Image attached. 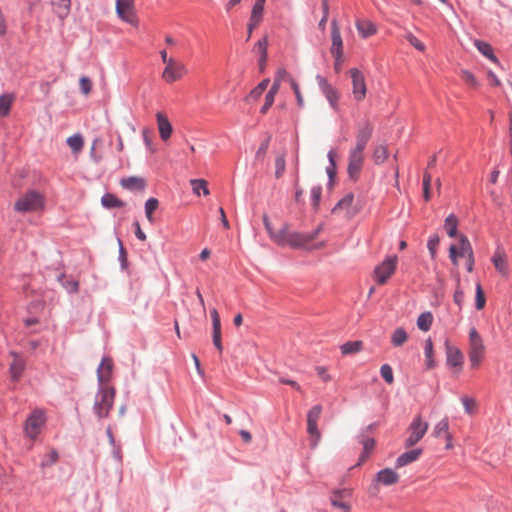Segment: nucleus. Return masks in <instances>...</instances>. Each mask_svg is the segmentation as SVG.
<instances>
[{
  "instance_id": "f257e3e1",
  "label": "nucleus",
  "mask_w": 512,
  "mask_h": 512,
  "mask_svg": "<svg viewBox=\"0 0 512 512\" xmlns=\"http://www.w3.org/2000/svg\"><path fill=\"white\" fill-rule=\"evenodd\" d=\"M263 223L271 240L280 246L288 245L294 249L304 248L309 250H317L324 247V242L311 244L322 230L321 225H319L316 230L311 233L292 232L290 231L288 225H284L279 231L275 232L272 228L269 217L266 214L263 215Z\"/></svg>"
},
{
  "instance_id": "f03ea898",
  "label": "nucleus",
  "mask_w": 512,
  "mask_h": 512,
  "mask_svg": "<svg viewBox=\"0 0 512 512\" xmlns=\"http://www.w3.org/2000/svg\"><path fill=\"white\" fill-rule=\"evenodd\" d=\"M373 132V125L369 121H364L358 125L356 134V143L349 151L347 173L353 181L359 179L360 172L364 164V150Z\"/></svg>"
},
{
  "instance_id": "7ed1b4c3",
  "label": "nucleus",
  "mask_w": 512,
  "mask_h": 512,
  "mask_svg": "<svg viewBox=\"0 0 512 512\" xmlns=\"http://www.w3.org/2000/svg\"><path fill=\"white\" fill-rule=\"evenodd\" d=\"M115 395L116 390L113 386L103 385L99 387L93 407L95 414L99 418L108 417L114 404Z\"/></svg>"
},
{
  "instance_id": "20e7f679",
  "label": "nucleus",
  "mask_w": 512,
  "mask_h": 512,
  "mask_svg": "<svg viewBox=\"0 0 512 512\" xmlns=\"http://www.w3.org/2000/svg\"><path fill=\"white\" fill-rule=\"evenodd\" d=\"M44 204L43 195L35 190H30L15 202L14 209L20 213L36 212L43 210Z\"/></svg>"
},
{
  "instance_id": "39448f33",
  "label": "nucleus",
  "mask_w": 512,
  "mask_h": 512,
  "mask_svg": "<svg viewBox=\"0 0 512 512\" xmlns=\"http://www.w3.org/2000/svg\"><path fill=\"white\" fill-rule=\"evenodd\" d=\"M485 347L482 337L477 330L472 327L469 331V360L471 367L477 369L484 357Z\"/></svg>"
},
{
  "instance_id": "423d86ee",
  "label": "nucleus",
  "mask_w": 512,
  "mask_h": 512,
  "mask_svg": "<svg viewBox=\"0 0 512 512\" xmlns=\"http://www.w3.org/2000/svg\"><path fill=\"white\" fill-rule=\"evenodd\" d=\"M397 256H388L374 269V279L379 285H384L395 273L397 268Z\"/></svg>"
},
{
  "instance_id": "0eeeda50",
  "label": "nucleus",
  "mask_w": 512,
  "mask_h": 512,
  "mask_svg": "<svg viewBox=\"0 0 512 512\" xmlns=\"http://www.w3.org/2000/svg\"><path fill=\"white\" fill-rule=\"evenodd\" d=\"M428 427L429 424L423 421L421 415L415 416L408 427L409 436L405 441V446L409 448L416 445L423 438Z\"/></svg>"
},
{
  "instance_id": "6e6552de",
  "label": "nucleus",
  "mask_w": 512,
  "mask_h": 512,
  "mask_svg": "<svg viewBox=\"0 0 512 512\" xmlns=\"http://www.w3.org/2000/svg\"><path fill=\"white\" fill-rule=\"evenodd\" d=\"M115 10L118 18L123 22L134 26L138 24L135 0H116Z\"/></svg>"
},
{
  "instance_id": "1a4fd4ad",
  "label": "nucleus",
  "mask_w": 512,
  "mask_h": 512,
  "mask_svg": "<svg viewBox=\"0 0 512 512\" xmlns=\"http://www.w3.org/2000/svg\"><path fill=\"white\" fill-rule=\"evenodd\" d=\"M45 413L41 409H35L26 419L24 432L27 437L34 440L40 433L41 428L45 424Z\"/></svg>"
},
{
  "instance_id": "9d476101",
  "label": "nucleus",
  "mask_w": 512,
  "mask_h": 512,
  "mask_svg": "<svg viewBox=\"0 0 512 512\" xmlns=\"http://www.w3.org/2000/svg\"><path fill=\"white\" fill-rule=\"evenodd\" d=\"M187 73L188 70L186 65L175 58L173 61H170V63L165 65L161 78L164 82L171 84L182 79Z\"/></svg>"
},
{
  "instance_id": "9b49d317",
  "label": "nucleus",
  "mask_w": 512,
  "mask_h": 512,
  "mask_svg": "<svg viewBox=\"0 0 512 512\" xmlns=\"http://www.w3.org/2000/svg\"><path fill=\"white\" fill-rule=\"evenodd\" d=\"M317 83L322 91V93L325 95L327 101L329 102L330 106L334 111L339 110V92L328 82V80L321 76H316Z\"/></svg>"
},
{
  "instance_id": "f8f14e48",
  "label": "nucleus",
  "mask_w": 512,
  "mask_h": 512,
  "mask_svg": "<svg viewBox=\"0 0 512 512\" xmlns=\"http://www.w3.org/2000/svg\"><path fill=\"white\" fill-rule=\"evenodd\" d=\"M350 75L352 78V94L357 102L365 99L367 87L364 75L358 69H351Z\"/></svg>"
},
{
  "instance_id": "ddd939ff",
  "label": "nucleus",
  "mask_w": 512,
  "mask_h": 512,
  "mask_svg": "<svg viewBox=\"0 0 512 512\" xmlns=\"http://www.w3.org/2000/svg\"><path fill=\"white\" fill-rule=\"evenodd\" d=\"M331 48L330 53L332 56H343V40L340 33L338 21L333 19L331 21Z\"/></svg>"
},
{
  "instance_id": "4468645a",
  "label": "nucleus",
  "mask_w": 512,
  "mask_h": 512,
  "mask_svg": "<svg viewBox=\"0 0 512 512\" xmlns=\"http://www.w3.org/2000/svg\"><path fill=\"white\" fill-rule=\"evenodd\" d=\"M113 373V361L110 357H104L97 369V378L100 387L108 385Z\"/></svg>"
},
{
  "instance_id": "2eb2a0df",
  "label": "nucleus",
  "mask_w": 512,
  "mask_h": 512,
  "mask_svg": "<svg viewBox=\"0 0 512 512\" xmlns=\"http://www.w3.org/2000/svg\"><path fill=\"white\" fill-rule=\"evenodd\" d=\"M353 203H354L353 193H347L335 205V207L333 208V212L336 213L338 211H344L346 216L352 217L358 212V209L353 206Z\"/></svg>"
},
{
  "instance_id": "dca6fc26",
  "label": "nucleus",
  "mask_w": 512,
  "mask_h": 512,
  "mask_svg": "<svg viewBox=\"0 0 512 512\" xmlns=\"http://www.w3.org/2000/svg\"><path fill=\"white\" fill-rule=\"evenodd\" d=\"M349 497L350 492L348 490L336 491L331 497V504L342 512H348L350 510Z\"/></svg>"
},
{
  "instance_id": "f3484780",
  "label": "nucleus",
  "mask_w": 512,
  "mask_h": 512,
  "mask_svg": "<svg viewBox=\"0 0 512 512\" xmlns=\"http://www.w3.org/2000/svg\"><path fill=\"white\" fill-rule=\"evenodd\" d=\"M11 356L13 359L9 367L10 376L13 381H18L25 370L26 364L24 359L18 354L12 352Z\"/></svg>"
},
{
  "instance_id": "a211bd4d",
  "label": "nucleus",
  "mask_w": 512,
  "mask_h": 512,
  "mask_svg": "<svg viewBox=\"0 0 512 512\" xmlns=\"http://www.w3.org/2000/svg\"><path fill=\"white\" fill-rule=\"evenodd\" d=\"M156 120L161 139L163 141H167L173 132V128L168 117L164 113L158 112L156 114Z\"/></svg>"
},
{
  "instance_id": "6ab92c4d",
  "label": "nucleus",
  "mask_w": 512,
  "mask_h": 512,
  "mask_svg": "<svg viewBox=\"0 0 512 512\" xmlns=\"http://www.w3.org/2000/svg\"><path fill=\"white\" fill-rule=\"evenodd\" d=\"M492 262L496 270L504 277L509 274L508 263L504 251L497 249L492 257Z\"/></svg>"
},
{
  "instance_id": "aec40b11",
  "label": "nucleus",
  "mask_w": 512,
  "mask_h": 512,
  "mask_svg": "<svg viewBox=\"0 0 512 512\" xmlns=\"http://www.w3.org/2000/svg\"><path fill=\"white\" fill-rule=\"evenodd\" d=\"M446 355H447V364L453 367H461L463 364V354L462 352L454 347L446 343Z\"/></svg>"
},
{
  "instance_id": "412c9836",
  "label": "nucleus",
  "mask_w": 512,
  "mask_h": 512,
  "mask_svg": "<svg viewBox=\"0 0 512 512\" xmlns=\"http://www.w3.org/2000/svg\"><path fill=\"white\" fill-rule=\"evenodd\" d=\"M376 481L386 486L393 485L399 481V475L394 470L385 468L376 474Z\"/></svg>"
},
{
  "instance_id": "4be33fe9",
  "label": "nucleus",
  "mask_w": 512,
  "mask_h": 512,
  "mask_svg": "<svg viewBox=\"0 0 512 512\" xmlns=\"http://www.w3.org/2000/svg\"><path fill=\"white\" fill-rule=\"evenodd\" d=\"M54 13L64 20L71 11V0H50Z\"/></svg>"
},
{
  "instance_id": "5701e85b",
  "label": "nucleus",
  "mask_w": 512,
  "mask_h": 512,
  "mask_svg": "<svg viewBox=\"0 0 512 512\" xmlns=\"http://www.w3.org/2000/svg\"><path fill=\"white\" fill-rule=\"evenodd\" d=\"M122 187L131 191H142L146 187V181L142 177L131 176L121 180Z\"/></svg>"
},
{
  "instance_id": "b1692460",
  "label": "nucleus",
  "mask_w": 512,
  "mask_h": 512,
  "mask_svg": "<svg viewBox=\"0 0 512 512\" xmlns=\"http://www.w3.org/2000/svg\"><path fill=\"white\" fill-rule=\"evenodd\" d=\"M422 454V449L417 448L401 454L396 460V467L400 468L416 461Z\"/></svg>"
},
{
  "instance_id": "393cba45",
  "label": "nucleus",
  "mask_w": 512,
  "mask_h": 512,
  "mask_svg": "<svg viewBox=\"0 0 512 512\" xmlns=\"http://www.w3.org/2000/svg\"><path fill=\"white\" fill-rule=\"evenodd\" d=\"M356 28L363 38L370 37L377 32L376 25L369 20L357 21Z\"/></svg>"
},
{
  "instance_id": "a878e982",
  "label": "nucleus",
  "mask_w": 512,
  "mask_h": 512,
  "mask_svg": "<svg viewBox=\"0 0 512 512\" xmlns=\"http://www.w3.org/2000/svg\"><path fill=\"white\" fill-rule=\"evenodd\" d=\"M474 45L476 46V48L478 49V51L481 54H483L485 57H487L491 61L498 63V59L494 55L493 48L489 43L481 41V40H475Z\"/></svg>"
},
{
  "instance_id": "bb28decb",
  "label": "nucleus",
  "mask_w": 512,
  "mask_h": 512,
  "mask_svg": "<svg viewBox=\"0 0 512 512\" xmlns=\"http://www.w3.org/2000/svg\"><path fill=\"white\" fill-rule=\"evenodd\" d=\"M449 423L447 418L440 420L433 429V436L439 438L442 434H445L447 440H452L451 434L448 432Z\"/></svg>"
},
{
  "instance_id": "cd10ccee",
  "label": "nucleus",
  "mask_w": 512,
  "mask_h": 512,
  "mask_svg": "<svg viewBox=\"0 0 512 512\" xmlns=\"http://www.w3.org/2000/svg\"><path fill=\"white\" fill-rule=\"evenodd\" d=\"M192 191L196 195H200L201 192L203 195L208 196L210 194V191L208 189V183L204 179H192L190 181Z\"/></svg>"
},
{
  "instance_id": "c85d7f7f",
  "label": "nucleus",
  "mask_w": 512,
  "mask_h": 512,
  "mask_svg": "<svg viewBox=\"0 0 512 512\" xmlns=\"http://www.w3.org/2000/svg\"><path fill=\"white\" fill-rule=\"evenodd\" d=\"M13 101L14 96L12 94H3L0 96V117H5L9 114Z\"/></svg>"
},
{
  "instance_id": "c756f323",
  "label": "nucleus",
  "mask_w": 512,
  "mask_h": 512,
  "mask_svg": "<svg viewBox=\"0 0 512 512\" xmlns=\"http://www.w3.org/2000/svg\"><path fill=\"white\" fill-rule=\"evenodd\" d=\"M444 228L449 237H456L458 229V219L454 214H450L445 219Z\"/></svg>"
},
{
  "instance_id": "7c9ffc66",
  "label": "nucleus",
  "mask_w": 512,
  "mask_h": 512,
  "mask_svg": "<svg viewBox=\"0 0 512 512\" xmlns=\"http://www.w3.org/2000/svg\"><path fill=\"white\" fill-rule=\"evenodd\" d=\"M408 339V335L406 331L399 327L394 330V332L391 335V343L395 347L402 346Z\"/></svg>"
},
{
  "instance_id": "2f4dec72",
  "label": "nucleus",
  "mask_w": 512,
  "mask_h": 512,
  "mask_svg": "<svg viewBox=\"0 0 512 512\" xmlns=\"http://www.w3.org/2000/svg\"><path fill=\"white\" fill-rule=\"evenodd\" d=\"M433 323V315L431 312H424L417 319V326L422 331H428Z\"/></svg>"
},
{
  "instance_id": "473e14b6",
  "label": "nucleus",
  "mask_w": 512,
  "mask_h": 512,
  "mask_svg": "<svg viewBox=\"0 0 512 512\" xmlns=\"http://www.w3.org/2000/svg\"><path fill=\"white\" fill-rule=\"evenodd\" d=\"M424 354H425V363L427 369H432L435 367V361L433 359V343L430 338L425 341L424 345Z\"/></svg>"
},
{
  "instance_id": "72a5a7b5",
  "label": "nucleus",
  "mask_w": 512,
  "mask_h": 512,
  "mask_svg": "<svg viewBox=\"0 0 512 512\" xmlns=\"http://www.w3.org/2000/svg\"><path fill=\"white\" fill-rule=\"evenodd\" d=\"M270 80L268 78L262 80L247 96L246 100H257L267 89Z\"/></svg>"
},
{
  "instance_id": "f704fd0d",
  "label": "nucleus",
  "mask_w": 512,
  "mask_h": 512,
  "mask_svg": "<svg viewBox=\"0 0 512 512\" xmlns=\"http://www.w3.org/2000/svg\"><path fill=\"white\" fill-rule=\"evenodd\" d=\"M362 341H349L341 346V352L344 355L358 353L362 350Z\"/></svg>"
},
{
  "instance_id": "c9c22d12",
  "label": "nucleus",
  "mask_w": 512,
  "mask_h": 512,
  "mask_svg": "<svg viewBox=\"0 0 512 512\" xmlns=\"http://www.w3.org/2000/svg\"><path fill=\"white\" fill-rule=\"evenodd\" d=\"M265 2H266L265 0H256L255 1L252 11H251V17H250L251 20L258 22V23L261 22Z\"/></svg>"
},
{
  "instance_id": "e433bc0d",
  "label": "nucleus",
  "mask_w": 512,
  "mask_h": 512,
  "mask_svg": "<svg viewBox=\"0 0 512 512\" xmlns=\"http://www.w3.org/2000/svg\"><path fill=\"white\" fill-rule=\"evenodd\" d=\"M388 158V149L385 145H378L373 152V159L376 164L384 163Z\"/></svg>"
},
{
  "instance_id": "4c0bfd02",
  "label": "nucleus",
  "mask_w": 512,
  "mask_h": 512,
  "mask_svg": "<svg viewBox=\"0 0 512 512\" xmlns=\"http://www.w3.org/2000/svg\"><path fill=\"white\" fill-rule=\"evenodd\" d=\"M101 203L106 208H118L124 206V203L113 194H105L101 199Z\"/></svg>"
},
{
  "instance_id": "58836bf2",
  "label": "nucleus",
  "mask_w": 512,
  "mask_h": 512,
  "mask_svg": "<svg viewBox=\"0 0 512 512\" xmlns=\"http://www.w3.org/2000/svg\"><path fill=\"white\" fill-rule=\"evenodd\" d=\"M67 144L74 153H79L84 145L83 137L79 134L73 135L67 139Z\"/></svg>"
},
{
  "instance_id": "ea45409f",
  "label": "nucleus",
  "mask_w": 512,
  "mask_h": 512,
  "mask_svg": "<svg viewBox=\"0 0 512 512\" xmlns=\"http://www.w3.org/2000/svg\"><path fill=\"white\" fill-rule=\"evenodd\" d=\"M288 82L290 84L291 89L293 90V92L295 94L298 107L303 108L304 107V98L301 93L300 86H299L298 82L293 77H288Z\"/></svg>"
},
{
  "instance_id": "a19ab883",
  "label": "nucleus",
  "mask_w": 512,
  "mask_h": 512,
  "mask_svg": "<svg viewBox=\"0 0 512 512\" xmlns=\"http://www.w3.org/2000/svg\"><path fill=\"white\" fill-rule=\"evenodd\" d=\"M459 255L461 257H463V256L468 257V256L473 255L472 246H471L468 238L464 235L460 236Z\"/></svg>"
},
{
  "instance_id": "79ce46f5",
  "label": "nucleus",
  "mask_w": 512,
  "mask_h": 512,
  "mask_svg": "<svg viewBox=\"0 0 512 512\" xmlns=\"http://www.w3.org/2000/svg\"><path fill=\"white\" fill-rule=\"evenodd\" d=\"M159 202L156 198H149L145 203V215L150 222H153V213L157 210Z\"/></svg>"
},
{
  "instance_id": "37998d69",
  "label": "nucleus",
  "mask_w": 512,
  "mask_h": 512,
  "mask_svg": "<svg viewBox=\"0 0 512 512\" xmlns=\"http://www.w3.org/2000/svg\"><path fill=\"white\" fill-rule=\"evenodd\" d=\"M267 47H268V38L265 36L260 39L254 46V51L259 53L262 56V62L267 61Z\"/></svg>"
},
{
  "instance_id": "c03bdc74",
  "label": "nucleus",
  "mask_w": 512,
  "mask_h": 512,
  "mask_svg": "<svg viewBox=\"0 0 512 512\" xmlns=\"http://www.w3.org/2000/svg\"><path fill=\"white\" fill-rule=\"evenodd\" d=\"M307 432L312 437V445L315 446L321 436L318 430L317 422L307 421Z\"/></svg>"
},
{
  "instance_id": "a18cd8bd",
  "label": "nucleus",
  "mask_w": 512,
  "mask_h": 512,
  "mask_svg": "<svg viewBox=\"0 0 512 512\" xmlns=\"http://www.w3.org/2000/svg\"><path fill=\"white\" fill-rule=\"evenodd\" d=\"M285 167H286L285 155L280 154L275 159V176H276V178L282 177V175L285 172Z\"/></svg>"
},
{
  "instance_id": "49530a36",
  "label": "nucleus",
  "mask_w": 512,
  "mask_h": 512,
  "mask_svg": "<svg viewBox=\"0 0 512 512\" xmlns=\"http://www.w3.org/2000/svg\"><path fill=\"white\" fill-rule=\"evenodd\" d=\"M432 176L427 171L423 174V197L425 201H429L431 198L430 194V186H431Z\"/></svg>"
},
{
  "instance_id": "de8ad7c7",
  "label": "nucleus",
  "mask_w": 512,
  "mask_h": 512,
  "mask_svg": "<svg viewBox=\"0 0 512 512\" xmlns=\"http://www.w3.org/2000/svg\"><path fill=\"white\" fill-rule=\"evenodd\" d=\"M439 242H440V239H439V236L437 234L431 235L429 240H428V242H427L428 250H429L430 255H431V257L433 259L436 257V251H437V247L439 245Z\"/></svg>"
},
{
  "instance_id": "09e8293b",
  "label": "nucleus",
  "mask_w": 512,
  "mask_h": 512,
  "mask_svg": "<svg viewBox=\"0 0 512 512\" xmlns=\"http://www.w3.org/2000/svg\"><path fill=\"white\" fill-rule=\"evenodd\" d=\"M486 298L480 283L476 284V308L481 310L484 308Z\"/></svg>"
},
{
  "instance_id": "8fccbe9b",
  "label": "nucleus",
  "mask_w": 512,
  "mask_h": 512,
  "mask_svg": "<svg viewBox=\"0 0 512 512\" xmlns=\"http://www.w3.org/2000/svg\"><path fill=\"white\" fill-rule=\"evenodd\" d=\"M380 373L383 379L388 383L392 384L394 381L393 371L390 365L383 364L380 368Z\"/></svg>"
},
{
  "instance_id": "3c124183",
  "label": "nucleus",
  "mask_w": 512,
  "mask_h": 512,
  "mask_svg": "<svg viewBox=\"0 0 512 512\" xmlns=\"http://www.w3.org/2000/svg\"><path fill=\"white\" fill-rule=\"evenodd\" d=\"M460 75H461V78L466 82V84H468L472 87H475V88L479 86L478 80L470 71L462 70Z\"/></svg>"
},
{
  "instance_id": "603ef678",
  "label": "nucleus",
  "mask_w": 512,
  "mask_h": 512,
  "mask_svg": "<svg viewBox=\"0 0 512 512\" xmlns=\"http://www.w3.org/2000/svg\"><path fill=\"white\" fill-rule=\"evenodd\" d=\"M322 11H323L322 19L320 20L318 26H319V28L322 31H324L326 23H327V20H328V17H329V3H328V0H322Z\"/></svg>"
},
{
  "instance_id": "864d4df0",
  "label": "nucleus",
  "mask_w": 512,
  "mask_h": 512,
  "mask_svg": "<svg viewBox=\"0 0 512 512\" xmlns=\"http://www.w3.org/2000/svg\"><path fill=\"white\" fill-rule=\"evenodd\" d=\"M322 413V406L321 405H315L313 406L307 414V421H313L318 422V419L320 418V415Z\"/></svg>"
},
{
  "instance_id": "5fc2aeb1",
  "label": "nucleus",
  "mask_w": 512,
  "mask_h": 512,
  "mask_svg": "<svg viewBox=\"0 0 512 512\" xmlns=\"http://www.w3.org/2000/svg\"><path fill=\"white\" fill-rule=\"evenodd\" d=\"M406 40L417 50L423 52L425 50V45L418 40L412 33H408L406 35Z\"/></svg>"
},
{
  "instance_id": "6e6d98bb",
  "label": "nucleus",
  "mask_w": 512,
  "mask_h": 512,
  "mask_svg": "<svg viewBox=\"0 0 512 512\" xmlns=\"http://www.w3.org/2000/svg\"><path fill=\"white\" fill-rule=\"evenodd\" d=\"M80 89L84 95H88L92 89V82L89 78L83 76L79 81Z\"/></svg>"
},
{
  "instance_id": "4d7b16f0",
  "label": "nucleus",
  "mask_w": 512,
  "mask_h": 512,
  "mask_svg": "<svg viewBox=\"0 0 512 512\" xmlns=\"http://www.w3.org/2000/svg\"><path fill=\"white\" fill-rule=\"evenodd\" d=\"M322 194V188L320 186H314L311 189V198L313 202V206L317 207L319 205Z\"/></svg>"
},
{
  "instance_id": "13d9d810",
  "label": "nucleus",
  "mask_w": 512,
  "mask_h": 512,
  "mask_svg": "<svg viewBox=\"0 0 512 512\" xmlns=\"http://www.w3.org/2000/svg\"><path fill=\"white\" fill-rule=\"evenodd\" d=\"M269 142H270V138L266 139L265 141H263L261 143V145L259 146L257 152H256V158L257 159H263L268 151V148H269Z\"/></svg>"
},
{
  "instance_id": "bf43d9fd",
  "label": "nucleus",
  "mask_w": 512,
  "mask_h": 512,
  "mask_svg": "<svg viewBox=\"0 0 512 512\" xmlns=\"http://www.w3.org/2000/svg\"><path fill=\"white\" fill-rule=\"evenodd\" d=\"M335 151L334 150H330L329 153H328V158H329V161H330V166L327 168V173L329 175L330 178H332V176L335 174V168H336V164H335Z\"/></svg>"
},
{
  "instance_id": "052dcab7",
  "label": "nucleus",
  "mask_w": 512,
  "mask_h": 512,
  "mask_svg": "<svg viewBox=\"0 0 512 512\" xmlns=\"http://www.w3.org/2000/svg\"><path fill=\"white\" fill-rule=\"evenodd\" d=\"M316 372H317V375L324 381V382H329L332 380V377L331 375L328 373L327 371V368L325 367H322V366H317L316 367Z\"/></svg>"
},
{
  "instance_id": "680f3d73",
  "label": "nucleus",
  "mask_w": 512,
  "mask_h": 512,
  "mask_svg": "<svg viewBox=\"0 0 512 512\" xmlns=\"http://www.w3.org/2000/svg\"><path fill=\"white\" fill-rule=\"evenodd\" d=\"M462 403H463V406L467 413H469V414L473 413V411L476 407V402L474 399L465 397L462 399Z\"/></svg>"
},
{
  "instance_id": "e2e57ef3",
  "label": "nucleus",
  "mask_w": 512,
  "mask_h": 512,
  "mask_svg": "<svg viewBox=\"0 0 512 512\" xmlns=\"http://www.w3.org/2000/svg\"><path fill=\"white\" fill-rule=\"evenodd\" d=\"M275 96L272 93H267L265 96V103L262 106L260 112L265 114L274 103Z\"/></svg>"
},
{
  "instance_id": "0e129e2a",
  "label": "nucleus",
  "mask_w": 512,
  "mask_h": 512,
  "mask_svg": "<svg viewBox=\"0 0 512 512\" xmlns=\"http://www.w3.org/2000/svg\"><path fill=\"white\" fill-rule=\"evenodd\" d=\"M221 339V331H213V344L220 353L223 351Z\"/></svg>"
},
{
  "instance_id": "69168bd1",
  "label": "nucleus",
  "mask_w": 512,
  "mask_h": 512,
  "mask_svg": "<svg viewBox=\"0 0 512 512\" xmlns=\"http://www.w3.org/2000/svg\"><path fill=\"white\" fill-rule=\"evenodd\" d=\"M453 299L454 302L458 305V307L461 308L464 301V293L459 286L455 290Z\"/></svg>"
},
{
  "instance_id": "338daca9",
  "label": "nucleus",
  "mask_w": 512,
  "mask_h": 512,
  "mask_svg": "<svg viewBox=\"0 0 512 512\" xmlns=\"http://www.w3.org/2000/svg\"><path fill=\"white\" fill-rule=\"evenodd\" d=\"M449 256L454 265L458 264L457 258L459 255L458 249L455 245H451L449 248Z\"/></svg>"
},
{
  "instance_id": "774afa93",
  "label": "nucleus",
  "mask_w": 512,
  "mask_h": 512,
  "mask_svg": "<svg viewBox=\"0 0 512 512\" xmlns=\"http://www.w3.org/2000/svg\"><path fill=\"white\" fill-rule=\"evenodd\" d=\"M288 77H291L285 69H279L275 75L276 81H279L280 83L284 80L288 81Z\"/></svg>"
}]
</instances>
